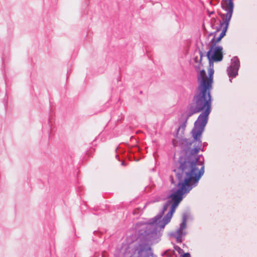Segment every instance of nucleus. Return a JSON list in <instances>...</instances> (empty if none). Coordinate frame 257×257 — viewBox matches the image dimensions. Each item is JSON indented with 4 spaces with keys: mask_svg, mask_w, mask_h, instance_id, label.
Segmentation results:
<instances>
[{
    "mask_svg": "<svg viewBox=\"0 0 257 257\" xmlns=\"http://www.w3.org/2000/svg\"><path fill=\"white\" fill-rule=\"evenodd\" d=\"M209 65L208 76L204 69L197 74L198 87L190 104L188 116L200 112L202 113L195 122L191 131L193 141L187 139L181 140L180 145L186 156L180 157L173 170L174 172H204L203 158L197 156V154L202 147L200 139L211 110L210 92L212 89L214 69L213 65L212 66Z\"/></svg>",
    "mask_w": 257,
    "mask_h": 257,
    "instance_id": "1",
    "label": "nucleus"
},
{
    "mask_svg": "<svg viewBox=\"0 0 257 257\" xmlns=\"http://www.w3.org/2000/svg\"><path fill=\"white\" fill-rule=\"evenodd\" d=\"M223 48L221 46H217L215 44L211 45L206 56L208 59L209 64L212 66L214 62L221 61L223 59Z\"/></svg>",
    "mask_w": 257,
    "mask_h": 257,
    "instance_id": "2",
    "label": "nucleus"
},
{
    "mask_svg": "<svg viewBox=\"0 0 257 257\" xmlns=\"http://www.w3.org/2000/svg\"><path fill=\"white\" fill-rule=\"evenodd\" d=\"M187 216L185 214L183 215V220L180 225L179 228L174 232L172 233L171 235L176 238L177 242L180 243L182 241V237L185 235L186 232L183 230L186 227Z\"/></svg>",
    "mask_w": 257,
    "mask_h": 257,
    "instance_id": "3",
    "label": "nucleus"
},
{
    "mask_svg": "<svg viewBox=\"0 0 257 257\" xmlns=\"http://www.w3.org/2000/svg\"><path fill=\"white\" fill-rule=\"evenodd\" d=\"M230 66L227 69V73L229 77H235L238 74V70L240 66L239 61L237 57L231 59Z\"/></svg>",
    "mask_w": 257,
    "mask_h": 257,
    "instance_id": "4",
    "label": "nucleus"
},
{
    "mask_svg": "<svg viewBox=\"0 0 257 257\" xmlns=\"http://www.w3.org/2000/svg\"><path fill=\"white\" fill-rule=\"evenodd\" d=\"M221 5V8L226 12L225 16L232 17L234 8L233 0H222Z\"/></svg>",
    "mask_w": 257,
    "mask_h": 257,
    "instance_id": "5",
    "label": "nucleus"
},
{
    "mask_svg": "<svg viewBox=\"0 0 257 257\" xmlns=\"http://www.w3.org/2000/svg\"><path fill=\"white\" fill-rule=\"evenodd\" d=\"M220 16L222 20V22L220 24V27L222 28V30L219 36L222 38L225 35L231 17L225 16L224 14H220Z\"/></svg>",
    "mask_w": 257,
    "mask_h": 257,
    "instance_id": "6",
    "label": "nucleus"
},
{
    "mask_svg": "<svg viewBox=\"0 0 257 257\" xmlns=\"http://www.w3.org/2000/svg\"><path fill=\"white\" fill-rule=\"evenodd\" d=\"M190 106L189 107V111H188V113L187 114V118H188V117H189L190 116H188V114L190 112ZM186 123H187V120H185V121L184 122H183L182 124H181L179 127H178V130H177V135L179 133V132L181 130L182 132H183L186 128Z\"/></svg>",
    "mask_w": 257,
    "mask_h": 257,
    "instance_id": "7",
    "label": "nucleus"
},
{
    "mask_svg": "<svg viewBox=\"0 0 257 257\" xmlns=\"http://www.w3.org/2000/svg\"><path fill=\"white\" fill-rule=\"evenodd\" d=\"M219 30V29H217L216 32H215V36H214V37L212 38V39L211 40L210 43H211V45H213V44H214L216 45V43H217V42H219V41L221 40V39H222V38H220V37H219V36H218V37L217 38H215V36H216V34H217V32H218Z\"/></svg>",
    "mask_w": 257,
    "mask_h": 257,
    "instance_id": "8",
    "label": "nucleus"
},
{
    "mask_svg": "<svg viewBox=\"0 0 257 257\" xmlns=\"http://www.w3.org/2000/svg\"><path fill=\"white\" fill-rule=\"evenodd\" d=\"M175 250L178 252L179 254H182L183 252V250L179 246L175 247Z\"/></svg>",
    "mask_w": 257,
    "mask_h": 257,
    "instance_id": "9",
    "label": "nucleus"
},
{
    "mask_svg": "<svg viewBox=\"0 0 257 257\" xmlns=\"http://www.w3.org/2000/svg\"><path fill=\"white\" fill-rule=\"evenodd\" d=\"M183 257H191L190 253H185L183 255Z\"/></svg>",
    "mask_w": 257,
    "mask_h": 257,
    "instance_id": "10",
    "label": "nucleus"
},
{
    "mask_svg": "<svg viewBox=\"0 0 257 257\" xmlns=\"http://www.w3.org/2000/svg\"><path fill=\"white\" fill-rule=\"evenodd\" d=\"M214 14V11H211V12H209L208 11V16L209 17H211V15Z\"/></svg>",
    "mask_w": 257,
    "mask_h": 257,
    "instance_id": "11",
    "label": "nucleus"
},
{
    "mask_svg": "<svg viewBox=\"0 0 257 257\" xmlns=\"http://www.w3.org/2000/svg\"><path fill=\"white\" fill-rule=\"evenodd\" d=\"M202 66V64H201V63H200L198 65V66H196V68H198V69H200V67Z\"/></svg>",
    "mask_w": 257,
    "mask_h": 257,
    "instance_id": "12",
    "label": "nucleus"
},
{
    "mask_svg": "<svg viewBox=\"0 0 257 257\" xmlns=\"http://www.w3.org/2000/svg\"><path fill=\"white\" fill-rule=\"evenodd\" d=\"M202 55H203L202 53L200 52V61H201V60H202Z\"/></svg>",
    "mask_w": 257,
    "mask_h": 257,
    "instance_id": "13",
    "label": "nucleus"
},
{
    "mask_svg": "<svg viewBox=\"0 0 257 257\" xmlns=\"http://www.w3.org/2000/svg\"><path fill=\"white\" fill-rule=\"evenodd\" d=\"M121 165H122V166H125L126 165H125V163H124V162H122L121 163Z\"/></svg>",
    "mask_w": 257,
    "mask_h": 257,
    "instance_id": "14",
    "label": "nucleus"
},
{
    "mask_svg": "<svg viewBox=\"0 0 257 257\" xmlns=\"http://www.w3.org/2000/svg\"><path fill=\"white\" fill-rule=\"evenodd\" d=\"M160 198H159L158 199L156 200V201H159L160 200Z\"/></svg>",
    "mask_w": 257,
    "mask_h": 257,
    "instance_id": "15",
    "label": "nucleus"
}]
</instances>
